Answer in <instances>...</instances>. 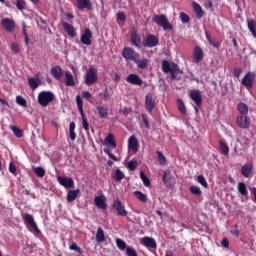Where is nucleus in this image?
Listing matches in <instances>:
<instances>
[{
    "label": "nucleus",
    "instance_id": "obj_1",
    "mask_svg": "<svg viewBox=\"0 0 256 256\" xmlns=\"http://www.w3.org/2000/svg\"><path fill=\"white\" fill-rule=\"evenodd\" d=\"M24 225H26L27 229L31 231V233H36L37 235H41V230L39 226H37V222H35V218L33 215L26 213L23 216Z\"/></svg>",
    "mask_w": 256,
    "mask_h": 256
},
{
    "label": "nucleus",
    "instance_id": "obj_2",
    "mask_svg": "<svg viewBox=\"0 0 256 256\" xmlns=\"http://www.w3.org/2000/svg\"><path fill=\"white\" fill-rule=\"evenodd\" d=\"M37 101L41 107H47L49 103L55 101V94L51 91H42L38 94Z\"/></svg>",
    "mask_w": 256,
    "mask_h": 256
},
{
    "label": "nucleus",
    "instance_id": "obj_3",
    "mask_svg": "<svg viewBox=\"0 0 256 256\" xmlns=\"http://www.w3.org/2000/svg\"><path fill=\"white\" fill-rule=\"evenodd\" d=\"M153 21L156 23V25L162 27L164 31H173V25L169 23V19H167L165 14L155 15Z\"/></svg>",
    "mask_w": 256,
    "mask_h": 256
},
{
    "label": "nucleus",
    "instance_id": "obj_4",
    "mask_svg": "<svg viewBox=\"0 0 256 256\" xmlns=\"http://www.w3.org/2000/svg\"><path fill=\"white\" fill-rule=\"evenodd\" d=\"M84 81L88 86L95 85V83L99 81V77L97 76V69L89 68L84 76Z\"/></svg>",
    "mask_w": 256,
    "mask_h": 256
},
{
    "label": "nucleus",
    "instance_id": "obj_5",
    "mask_svg": "<svg viewBox=\"0 0 256 256\" xmlns=\"http://www.w3.org/2000/svg\"><path fill=\"white\" fill-rule=\"evenodd\" d=\"M76 103L78 107V111L82 117V125L83 129H85L87 132L89 131V122H87V118H85V112L83 111V99L80 95L76 96Z\"/></svg>",
    "mask_w": 256,
    "mask_h": 256
},
{
    "label": "nucleus",
    "instance_id": "obj_6",
    "mask_svg": "<svg viewBox=\"0 0 256 256\" xmlns=\"http://www.w3.org/2000/svg\"><path fill=\"white\" fill-rule=\"evenodd\" d=\"M122 57L126 60V61H134L136 59L140 58L139 53H137V51L133 50V48L131 47H124L122 50Z\"/></svg>",
    "mask_w": 256,
    "mask_h": 256
},
{
    "label": "nucleus",
    "instance_id": "obj_7",
    "mask_svg": "<svg viewBox=\"0 0 256 256\" xmlns=\"http://www.w3.org/2000/svg\"><path fill=\"white\" fill-rule=\"evenodd\" d=\"M255 77V72H247L241 81L242 85L244 87H247V89L253 88V83H255Z\"/></svg>",
    "mask_w": 256,
    "mask_h": 256
},
{
    "label": "nucleus",
    "instance_id": "obj_8",
    "mask_svg": "<svg viewBox=\"0 0 256 256\" xmlns=\"http://www.w3.org/2000/svg\"><path fill=\"white\" fill-rule=\"evenodd\" d=\"M113 209L117 211L120 217H127L128 215L127 209H125V205H123V202H121L119 199L113 201Z\"/></svg>",
    "mask_w": 256,
    "mask_h": 256
},
{
    "label": "nucleus",
    "instance_id": "obj_9",
    "mask_svg": "<svg viewBox=\"0 0 256 256\" xmlns=\"http://www.w3.org/2000/svg\"><path fill=\"white\" fill-rule=\"evenodd\" d=\"M91 39H93V32H91L89 28H86L80 37V42L82 45L89 47V45L92 43Z\"/></svg>",
    "mask_w": 256,
    "mask_h": 256
},
{
    "label": "nucleus",
    "instance_id": "obj_10",
    "mask_svg": "<svg viewBox=\"0 0 256 256\" xmlns=\"http://www.w3.org/2000/svg\"><path fill=\"white\" fill-rule=\"evenodd\" d=\"M143 45L144 47H149L150 49L157 47L159 45V38L153 34H150L144 40Z\"/></svg>",
    "mask_w": 256,
    "mask_h": 256
},
{
    "label": "nucleus",
    "instance_id": "obj_11",
    "mask_svg": "<svg viewBox=\"0 0 256 256\" xmlns=\"http://www.w3.org/2000/svg\"><path fill=\"white\" fill-rule=\"evenodd\" d=\"M189 97L192 99V101H194L196 107H201V103H203V96H201V91L191 90Z\"/></svg>",
    "mask_w": 256,
    "mask_h": 256
},
{
    "label": "nucleus",
    "instance_id": "obj_12",
    "mask_svg": "<svg viewBox=\"0 0 256 256\" xmlns=\"http://www.w3.org/2000/svg\"><path fill=\"white\" fill-rule=\"evenodd\" d=\"M140 243L147 249H157V241H155V239L152 237L145 236L141 239Z\"/></svg>",
    "mask_w": 256,
    "mask_h": 256
},
{
    "label": "nucleus",
    "instance_id": "obj_13",
    "mask_svg": "<svg viewBox=\"0 0 256 256\" xmlns=\"http://www.w3.org/2000/svg\"><path fill=\"white\" fill-rule=\"evenodd\" d=\"M58 183L65 187V189H73L75 187V181L69 177H58Z\"/></svg>",
    "mask_w": 256,
    "mask_h": 256
},
{
    "label": "nucleus",
    "instance_id": "obj_14",
    "mask_svg": "<svg viewBox=\"0 0 256 256\" xmlns=\"http://www.w3.org/2000/svg\"><path fill=\"white\" fill-rule=\"evenodd\" d=\"M236 125H238L240 129H249V125H251V120L247 116H238L236 118Z\"/></svg>",
    "mask_w": 256,
    "mask_h": 256
},
{
    "label": "nucleus",
    "instance_id": "obj_15",
    "mask_svg": "<svg viewBox=\"0 0 256 256\" xmlns=\"http://www.w3.org/2000/svg\"><path fill=\"white\" fill-rule=\"evenodd\" d=\"M2 27H4L5 31L8 33H13L15 31V21L9 19V18H4L1 21Z\"/></svg>",
    "mask_w": 256,
    "mask_h": 256
},
{
    "label": "nucleus",
    "instance_id": "obj_16",
    "mask_svg": "<svg viewBox=\"0 0 256 256\" xmlns=\"http://www.w3.org/2000/svg\"><path fill=\"white\" fill-rule=\"evenodd\" d=\"M145 107L149 113H153L155 109V100L153 99L152 94H147L145 96Z\"/></svg>",
    "mask_w": 256,
    "mask_h": 256
},
{
    "label": "nucleus",
    "instance_id": "obj_17",
    "mask_svg": "<svg viewBox=\"0 0 256 256\" xmlns=\"http://www.w3.org/2000/svg\"><path fill=\"white\" fill-rule=\"evenodd\" d=\"M241 175L246 177V179H251L253 177V165L252 164H245L241 168Z\"/></svg>",
    "mask_w": 256,
    "mask_h": 256
},
{
    "label": "nucleus",
    "instance_id": "obj_18",
    "mask_svg": "<svg viewBox=\"0 0 256 256\" xmlns=\"http://www.w3.org/2000/svg\"><path fill=\"white\" fill-rule=\"evenodd\" d=\"M126 81H127V83H130L131 85H138V86L143 85V80L137 74L128 75L126 77Z\"/></svg>",
    "mask_w": 256,
    "mask_h": 256
},
{
    "label": "nucleus",
    "instance_id": "obj_19",
    "mask_svg": "<svg viewBox=\"0 0 256 256\" xmlns=\"http://www.w3.org/2000/svg\"><path fill=\"white\" fill-rule=\"evenodd\" d=\"M128 149H131L134 151V153H137L139 151V140H137V137L135 135L130 136L128 139Z\"/></svg>",
    "mask_w": 256,
    "mask_h": 256
},
{
    "label": "nucleus",
    "instance_id": "obj_20",
    "mask_svg": "<svg viewBox=\"0 0 256 256\" xmlns=\"http://www.w3.org/2000/svg\"><path fill=\"white\" fill-rule=\"evenodd\" d=\"M28 85L30 89H33V90L37 89V87L41 85V78L39 74H36L35 77L28 78Z\"/></svg>",
    "mask_w": 256,
    "mask_h": 256
},
{
    "label": "nucleus",
    "instance_id": "obj_21",
    "mask_svg": "<svg viewBox=\"0 0 256 256\" xmlns=\"http://www.w3.org/2000/svg\"><path fill=\"white\" fill-rule=\"evenodd\" d=\"M105 201V196H96L94 198V203L98 209H107V203Z\"/></svg>",
    "mask_w": 256,
    "mask_h": 256
},
{
    "label": "nucleus",
    "instance_id": "obj_22",
    "mask_svg": "<svg viewBox=\"0 0 256 256\" xmlns=\"http://www.w3.org/2000/svg\"><path fill=\"white\" fill-rule=\"evenodd\" d=\"M79 193H81L80 189L68 191V194L66 197L68 203H73V201H75V199H77V195H79Z\"/></svg>",
    "mask_w": 256,
    "mask_h": 256
},
{
    "label": "nucleus",
    "instance_id": "obj_23",
    "mask_svg": "<svg viewBox=\"0 0 256 256\" xmlns=\"http://www.w3.org/2000/svg\"><path fill=\"white\" fill-rule=\"evenodd\" d=\"M104 144L107 147H111V149H115L117 147V144L115 143V137L113 136V134H109L105 140H104Z\"/></svg>",
    "mask_w": 256,
    "mask_h": 256
},
{
    "label": "nucleus",
    "instance_id": "obj_24",
    "mask_svg": "<svg viewBox=\"0 0 256 256\" xmlns=\"http://www.w3.org/2000/svg\"><path fill=\"white\" fill-rule=\"evenodd\" d=\"M183 73V71H181V69H179V66H177V64L172 63V70H170V75L172 79H177L179 77V75H181Z\"/></svg>",
    "mask_w": 256,
    "mask_h": 256
},
{
    "label": "nucleus",
    "instance_id": "obj_25",
    "mask_svg": "<svg viewBox=\"0 0 256 256\" xmlns=\"http://www.w3.org/2000/svg\"><path fill=\"white\" fill-rule=\"evenodd\" d=\"M63 29L68 33L69 37H75V27L73 25L63 22L62 23Z\"/></svg>",
    "mask_w": 256,
    "mask_h": 256
},
{
    "label": "nucleus",
    "instance_id": "obj_26",
    "mask_svg": "<svg viewBox=\"0 0 256 256\" xmlns=\"http://www.w3.org/2000/svg\"><path fill=\"white\" fill-rule=\"evenodd\" d=\"M203 50L201 49V47L196 46L194 48V59L196 61V63H200V61H203Z\"/></svg>",
    "mask_w": 256,
    "mask_h": 256
},
{
    "label": "nucleus",
    "instance_id": "obj_27",
    "mask_svg": "<svg viewBox=\"0 0 256 256\" xmlns=\"http://www.w3.org/2000/svg\"><path fill=\"white\" fill-rule=\"evenodd\" d=\"M131 43L134 44L135 47H141V36L137 34V31L131 33Z\"/></svg>",
    "mask_w": 256,
    "mask_h": 256
},
{
    "label": "nucleus",
    "instance_id": "obj_28",
    "mask_svg": "<svg viewBox=\"0 0 256 256\" xmlns=\"http://www.w3.org/2000/svg\"><path fill=\"white\" fill-rule=\"evenodd\" d=\"M134 63H136L138 69H147L149 65V60H147V58H143V59L136 58L134 60Z\"/></svg>",
    "mask_w": 256,
    "mask_h": 256
},
{
    "label": "nucleus",
    "instance_id": "obj_29",
    "mask_svg": "<svg viewBox=\"0 0 256 256\" xmlns=\"http://www.w3.org/2000/svg\"><path fill=\"white\" fill-rule=\"evenodd\" d=\"M65 83L67 87H75V79L73 78V74H71V72H66Z\"/></svg>",
    "mask_w": 256,
    "mask_h": 256
},
{
    "label": "nucleus",
    "instance_id": "obj_30",
    "mask_svg": "<svg viewBox=\"0 0 256 256\" xmlns=\"http://www.w3.org/2000/svg\"><path fill=\"white\" fill-rule=\"evenodd\" d=\"M99 116L101 117V119H105V117H107V115H109V108L104 107V106H97L96 107Z\"/></svg>",
    "mask_w": 256,
    "mask_h": 256
},
{
    "label": "nucleus",
    "instance_id": "obj_31",
    "mask_svg": "<svg viewBox=\"0 0 256 256\" xmlns=\"http://www.w3.org/2000/svg\"><path fill=\"white\" fill-rule=\"evenodd\" d=\"M50 73L54 79H61L62 70L59 66L51 68Z\"/></svg>",
    "mask_w": 256,
    "mask_h": 256
},
{
    "label": "nucleus",
    "instance_id": "obj_32",
    "mask_svg": "<svg viewBox=\"0 0 256 256\" xmlns=\"http://www.w3.org/2000/svg\"><path fill=\"white\" fill-rule=\"evenodd\" d=\"M78 9H91L90 0H77Z\"/></svg>",
    "mask_w": 256,
    "mask_h": 256
},
{
    "label": "nucleus",
    "instance_id": "obj_33",
    "mask_svg": "<svg viewBox=\"0 0 256 256\" xmlns=\"http://www.w3.org/2000/svg\"><path fill=\"white\" fill-rule=\"evenodd\" d=\"M96 241L97 243H103L105 241V232L102 227H98L96 232Z\"/></svg>",
    "mask_w": 256,
    "mask_h": 256
},
{
    "label": "nucleus",
    "instance_id": "obj_34",
    "mask_svg": "<svg viewBox=\"0 0 256 256\" xmlns=\"http://www.w3.org/2000/svg\"><path fill=\"white\" fill-rule=\"evenodd\" d=\"M173 69V63H169L167 60L162 61V71L163 73H170Z\"/></svg>",
    "mask_w": 256,
    "mask_h": 256
},
{
    "label": "nucleus",
    "instance_id": "obj_35",
    "mask_svg": "<svg viewBox=\"0 0 256 256\" xmlns=\"http://www.w3.org/2000/svg\"><path fill=\"white\" fill-rule=\"evenodd\" d=\"M134 195H135L136 199H138V201H141V203H147L148 198L145 195V193H143L141 191H134Z\"/></svg>",
    "mask_w": 256,
    "mask_h": 256
},
{
    "label": "nucleus",
    "instance_id": "obj_36",
    "mask_svg": "<svg viewBox=\"0 0 256 256\" xmlns=\"http://www.w3.org/2000/svg\"><path fill=\"white\" fill-rule=\"evenodd\" d=\"M238 111L241 115H247V113H249V106L243 102H240L238 104Z\"/></svg>",
    "mask_w": 256,
    "mask_h": 256
},
{
    "label": "nucleus",
    "instance_id": "obj_37",
    "mask_svg": "<svg viewBox=\"0 0 256 256\" xmlns=\"http://www.w3.org/2000/svg\"><path fill=\"white\" fill-rule=\"evenodd\" d=\"M248 29L256 39V22L255 20H248Z\"/></svg>",
    "mask_w": 256,
    "mask_h": 256
},
{
    "label": "nucleus",
    "instance_id": "obj_38",
    "mask_svg": "<svg viewBox=\"0 0 256 256\" xmlns=\"http://www.w3.org/2000/svg\"><path fill=\"white\" fill-rule=\"evenodd\" d=\"M193 7L196 13V16L201 19L203 17V8H201V5L197 4V2L193 3Z\"/></svg>",
    "mask_w": 256,
    "mask_h": 256
},
{
    "label": "nucleus",
    "instance_id": "obj_39",
    "mask_svg": "<svg viewBox=\"0 0 256 256\" xmlns=\"http://www.w3.org/2000/svg\"><path fill=\"white\" fill-rule=\"evenodd\" d=\"M98 95L102 101H109V99H111V94H109V89L107 88H105V90L100 92Z\"/></svg>",
    "mask_w": 256,
    "mask_h": 256
},
{
    "label": "nucleus",
    "instance_id": "obj_40",
    "mask_svg": "<svg viewBox=\"0 0 256 256\" xmlns=\"http://www.w3.org/2000/svg\"><path fill=\"white\" fill-rule=\"evenodd\" d=\"M237 189L240 195H247V185L245 183L243 182L238 183Z\"/></svg>",
    "mask_w": 256,
    "mask_h": 256
},
{
    "label": "nucleus",
    "instance_id": "obj_41",
    "mask_svg": "<svg viewBox=\"0 0 256 256\" xmlns=\"http://www.w3.org/2000/svg\"><path fill=\"white\" fill-rule=\"evenodd\" d=\"M196 181L200 185H202V187H204L205 189H207V187H209V184L207 183V180L205 179V176H203V175L197 176Z\"/></svg>",
    "mask_w": 256,
    "mask_h": 256
},
{
    "label": "nucleus",
    "instance_id": "obj_42",
    "mask_svg": "<svg viewBox=\"0 0 256 256\" xmlns=\"http://www.w3.org/2000/svg\"><path fill=\"white\" fill-rule=\"evenodd\" d=\"M220 151L223 155H229V146L223 140L220 141Z\"/></svg>",
    "mask_w": 256,
    "mask_h": 256
},
{
    "label": "nucleus",
    "instance_id": "obj_43",
    "mask_svg": "<svg viewBox=\"0 0 256 256\" xmlns=\"http://www.w3.org/2000/svg\"><path fill=\"white\" fill-rule=\"evenodd\" d=\"M114 179L116 181H122V179H125V174L123 173V171H121V169H116L114 173Z\"/></svg>",
    "mask_w": 256,
    "mask_h": 256
},
{
    "label": "nucleus",
    "instance_id": "obj_44",
    "mask_svg": "<svg viewBox=\"0 0 256 256\" xmlns=\"http://www.w3.org/2000/svg\"><path fill=\"white\" fill-rule=\"evenodd\" d=\"M116 245L120 251H125V249H127V243H125V241L121 240L120 238L116 239Z\"/></svg>",
    "mask_w": 256,
    "mask_h": 256
},
{
    "label": "nucleus",
    "instance_id": "obj_45",
    "mask_svg": "<svg viewBox=\"0 0 256 256\" xmlns=\"http://www.w3.org/2000/svg\"><path fill=\"white\" fill-rule=\"evenodd\" d=\"M140 179L143 181V185L145 187H150L151 186V181L145 176V172H140Z\"/></svg>",
    "mask_w": 256,
    "mask_h": 256
},
{
    "label": "nucleus",
    "instance_id": "obj_46",
    "mask_svg": "<svg viewBox=\"0 0 256 256\" xmlns=\"http://www.w3.org/2000/svg\"><path fill=\"white\" fill-rule=\"evenodd\" d=\"M34 173H36L37 177H45V169L43 167H34Z\"/></svg>",
    "mask_w": 256,
    "mask_h": 256
},
{
    "label": "nucleus",
    "instance_id": "obj_47",
    "mask_svg": "<svg viewBox=\"0 0 256 256\" xmlns=\"http://www.w3.org/2000/svg\"><path fill=\"white\" fill-rule=\"evenodd\" d=\"M16 103L17 105H20V107H27V100L21 95L16 96Z\"/></svg>",
    "mask_w": 256,
    "mask_h": 256
},
{
    "label": "nucleus",
    "instance_id": "obj_48",
    "mask_svg": "<svg viewBox=\"0 0 256 256\" xmlns=\"http://www.w3.org/2000/svg\"><path fill=\"white\" fill-rule=\"evenodd\" d=\"M177 104L179 111L182 113V115H185V113H187V109L185 108V103L183 102V100L178 99Z\"/></svg>",
    "mask_w": 256,
    "mask_h": 256
},
{
    "label": "nucleus",
    "instance_id": "obj_49",
    "mask_svg": "<svg viewBox=\"0 0 256 256\" xmlns=\"http://www.w3.org/2000/svg\"><path fill=\"white\" fill-rule=\"evenodd\" d=\"M189 191L192 195H201L203 193L199 186H190Z\"/></svg>",
    "mask_w": 256,
    "mask_h": 256
},
{
    "label": "nucleus",
    "instance_id": "obj_50",
    "mask_svg": "<svg viewBox=\"0 0 256 256\" xmlns=\"http://www.w3.org/2000/svg\"><path fill=\"white\" fill-rule=\"evenodd\" d=\"M239 142L241 143L243 149H249V143H251L249 138L243 136Z\"/></svg>",
    "mask_w": 256,
    "mask_h": 256
},
{
    "label": "nucleus",
    "instance_id": "obj_51",
    "mask_svg": "<svg viewBox=\"0 0 256 256\" xmlns=\"http://www.w3.org/2000/svg\"><path fill=\"white\" fill-rule=\"evenodd\" d=\"M157 155L160 165H167V158H165V155H163L161 151H157Z\"/></svg>",
    "mask_w": 256,
    "mask_h": 256
},
{
    "label": "nucleus",
    "instance_id": "obj_52",
    "mask_svg": "<svg viewBox=\"0 0 256 256\" xmlns=\"http://www.w3.org/2000/svg\"><path fill=\"white\" fill-rule=\"evenodd\" d=\"M10 129L16 137H23V131H21L17 126H10Z\"/></svg>",
    "mask_w": 256,
    "mask_h": 256
},
{
    "label": "nucleus",
    "instance_id": "obj_53",
    "mask_svg": "<svg viewBox=\"0 0 256 256\" xmlns=\"http://www.w3.org/2000/svg\"><path fill=\"white\" fill-rule=\"evenodd\" d=\"M171 179V171H164L163 182L165 185H169V180Z\"/></svg>",
    "mask_w": 256,
    "mask_h": 256
},
{
    "label": "nucleus",
    "instance_id": "obj_54",
    "mask_svg": "<svg viewBox=\"0 0 256 256\" xmlns=\"http://www.w3.org/2000/svg\"><path fill=\"white\" fill-rule=\"evenodd\" d=\"M70 251H76V253H79L81 255V253H83V250H81V248L79 246H77V243H72L69 246Z\"/></svg>",
    "mask_w": 256,
    "mask_h": 256
},
{
    "label": "nucleus",
    "instance_id": "obj_55",
    "mask_svg": "<svg viewBox=\"0 0 256 256\" xmlns=\"http://www.w3.org/2000/svg\"><path fill=\"white\" fill-rule=\"evenodd\" d=\"M16 7L19 11H23V9H25V7H26L25 0H17Z\"/></svg>",
    "mask_w": 256,
    "mask_h": 256
},
{
    "label": "nucleus",
    "instance_id": "obj_56",
    "mask_svg": "<svg viewBox=\"0 0 256 256\" xmlns=\"http://www.w3.org/2000/svg\"><path fill=\"white\" fill-rule=\"evenodd\" d=\"M104 153H106V155H108V157H110L112 161H118L117 157L113 155V153H111V150L109 148H104Z\"/></svg>",
    "mask_w": 256,
    "mask_h": 256
},
{
    "label": "nucleus",
    "instance_id": "obj_57",
    "mask_svg": "<svg viewBox=\"0 0 256 256\" xmlns=\"http://www.w3.org/2000/svg\"><path fill=\"white\" fill-rule=\"evenodd\" d=\"M137 165V161H130L127 163V167L130 169V171H135V169H137Z\"/></svg>",
    "mask_w": 256,
    "mask_h": 256
},
{
    "label": "nucleus",
    "instance_id": "obj_58",
    "mask_svg": "<svg viewBox=\"0 0 256 256\" xmlns=\"http://www.w3.org/2000/svg\"><path fill=\"white\" fill-rule=\"evenodd\" d=\"M126 254L127 256H137V251L135 250V248L127 247Z\"/></svg>",
    "mask_w": 256,
    "mask_h": 256
},
{
    "label": "nucleus",
    "instance_id": "obj_59",
    "mask_svg": "<svg viewBox=\"0 0 256 256\" xmlns=\"http://www.w3.org/2000/svg\"><path fill=\"white\" fill-rule=\"evenodd\" d=\"M180 19H181L182 23H189V21H190L189 15H187L183 12L180 13Z\"/></svg>",
    "mask_w": 256,
    "mask_h": 256
},
{
    "label": "nucleus",
    "instance_id": "obj_60",
    "mask_svg": "<svg viewBox=\"0 0 256 256\" xmlns=\"http://www.w3.org/2000/svg\"><path fill=\"white\" fill-rule=\"evenodd\" d=\"M11 51L12 53H14L15 55H17V53H19V45L17 43H12L11 45Z\"/></svg>",
    "mask_w": 256,
    "mask_h": 256
},
{
    "label": "nucleus",
    "instance_id": "obj_61",
    "mask_svg": "<svg viewBox=\"0 0 256 256\" xmlns=\"http://www.w3.org/2000/svg\"><path fill=\"white\" fill-rule=\"evenodd\" d=\"M9 171L13 175H15V173H17V166H15V164L13 162H10V164H9Z\"/></svg>",
    "mask_w": 256,
    "mask_h": 256
},
{
    "label": "nucleus",
    "instance_id": "obj_62",
    "mask_svg": "<svg viewBox=\"0 0 256 256\" xmlns=\"http://www.w3.org/2000/svg\"><path fill=\"white\" fill-rule=\"evenodd\" d=\"M141 117L146 129H149L150 125H149V120L147 119V115L142 114Z\"/></svg>",
    "mask_w": 256,
    "mask_h": 256
},
{
    "label": "nucleus",
    "instance_id": "obj_63",
    "mask_svg": "<svg viewBox=\"0 0 256 256\" xmlns=\"http://www.w3.org/2000/svg\"><path fill=\"white\" fill-rule=\"evenodd\" d=\"M117 19H118V21H126L127 17L125 16V13L119 12L117 14Z\"/></svg>",
    "mask_w": 256,
    "mask_h": 256
},
{
    "label": "nucleus",
    "instance_id": "obj_64",
    "mask_svg": "<svg viewBox=\"0 0 256 256\" xmlns=\"http://www.w3.org/2000/svg\"><path fill=\"white\" fill-rule=\"evenodd\" d=\"M241 73H243V69L242 68H236L234 70V75H235V77H237V79H239V77H241Z\"/></svg>",
    "mask_w": 256,
    "mask_h": 256
}]
</instances>
